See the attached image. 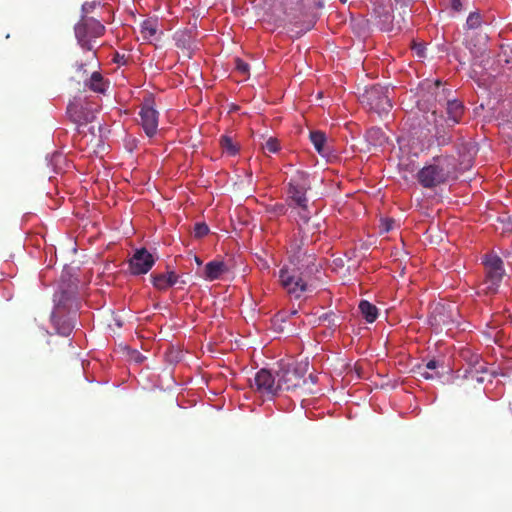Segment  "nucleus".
I'll list each match as a JSON object with an SVG mask.
<instances>
[{
    "label": "nucleus",
    "instance_id": "36",
    "mask_svg": "<svg viewBox=\"0 0 512 512\" xmlns=\"http://www.w3.org/2000/svg\"><path fill=\"white\" fill-rule=\"evenodd\" d=\"M84 64L83 63H80V64H77V70L81 71V70H84Z\"/></svg>",
    "mask_w": 512,
    "mask_h": 512
},
{
    "label": "nucleus",
    "instance_id": "3",
    "mask_svg": "<svg viewBox=\"0 0 512 512\" xmlns=\"http://www.w3.org/2000/svg\"><path fill=\"white\" fill-rule=\"evenodd\" d=\"M75 37L78 44L87 51H94V40L101 37L105 33V26L97 19L82 15L78 23L74 27Z\"/></svg>",
    "mask_w": 512,
    "mask_h": 512
},
{
    "label": "nucleus",
    "instance_id": "21",
    "mask_svg": "<svg viewBox=\"0 0 512 512\" xmlns=\"http://www.w3.org/2000/svg\"><path fill=\"white\" fill-rule=\"evenodd\" d=\"M441 226H428L424 234L430 240L431 243H439L443 240V232Z\"/></svg>",
    "mask_w": 512,
    "mask_h": 512
},
{
    "label": "nucleus",
    "instance_id": "40",
    "mask_svg": "<svg viewBox=\"0 0 512 512\" xmlns=\"http://www.w3.org/2000/svg\"><path fill=\"white\" fill-rule=\"evenodd\" d=\"M393 223H394V221L392 219H389L384 224L390 225V224H393Z\"/></svg>",
    "mask_w": 512,
    "mask_h": 512
},
{
    "label": "nucleus",
    "instance_id": "1",
    "mask_svg": "<svg viewBox=\"0 0 512 512\" xmlns=\"http://www.w3.org/2000/svg\"><path fill=\"white\" fill-rule=\"evenodd\" d=\"M454 169L452 156H437L433 158V163L418 172L417 179L423 187L433 188L448 181Z\"/></svg>",
    "mask_w": 512,
    "mask_h": 512
},
{
    "label": "nucleus",
    "instance_id": "31",
    "mask_svg": "<svg viewBox=\"0 0 512 512\" xmlns=\"http://www.w3.org/2000/svg\"><path fill=\"white\" fill-rule=\"evenodd\" d=\"M288 317V312L286 311H280L278 312L275 317H274V321L275 322H278V321H281V322H284L286 320V318Z\"/></svg>",
    "mask_w": 512,
    "mask_h": 512
},
{
    "label": "nucleus",
    "instance_id": "6",
    "mask_svg": "<svg viewBox=\"0 0 512 512\" xmlns=\"http://www.w3.org/2000/svg\"><path fill=\"white\" fill-rule=\"evenodd\" d=\"M279 391L294 390L305 384L303 368L294 365H280L276 372Z\"/></svg>",
    "mask_w": 512,
    "mask_h": 512
},
{
    "label": "nucleus",
    "instance_id": "10",
    "mask_svg": "<svg viewBox=\"0 0 512 512\" xmlns=\"http://www.w3.org/2000/svg\"><path fill=\"white\" fill-rule=\"evenodd\" d=\"M70 120L78 126L91 123L95 119V111L89 104L71 102L67 106Z\"/></svg>",
    "mask_w": 512,
    "mask_h": 512
},
{
    "label": "nucleus",
    "instance_id": "14",
    "mask_svg": "<svg viewBox=\"0 0 512 512\" xmlns=\"http://www.w3.org/2000/svg\"><path fill=\"white\" fill-rule=\"evenodd\" d=\"M151 279L156 289L165 291L178 282L179 276L175 272L170 271L168 273L152 274Z\"/></svg>",
    "mask_w": 512,
    "mask_h": 512
},
{
    "label": "nucleus",
    "instance_id": "26",
    "mask_svg": "<svg viewBox=\"0 0 512 512\" xmlns=\"http://www.w3.org/2000/svg\"><path fill=\"white\" fill-rule=\"evenodd\" d=\"M235 68L238 73L246 76L249 73V65L240 58L235 59Z\"/></svg>",
    "mask_w": 512,
    "mask_h": 512
},
{
    "label": "nucleus",
    "instance_id": "20",
    "mask_svg": "<svg viewBox=\"0 0 512 512\" xmlns=\"http://www.w3.org/2000/svg\"><path fill=\"white\" fill-rule=\"evenodd\" d=\"M220 146L222 150L230 156L236 155L239 151L238 145L233 142V139L230 136L227 135L221 136Z\"/></svg>",
    "mask_w": 512,
    "mask_h": 512
},
{
    "label": "nucleus",
    "instance_id": "9",
    "mask_svg": "<svg viewBox=\"0 0 512 512\" xmlns=\"http://www.w3.org/2000/svg\"><path fill=\"white\" fill-rule=\"evenodd\" d=\"M251 387L267 396H274L279 392L276 374L273 375L267 369H261L256 373Z\"/></svg>",
    "mask_w": 512,
    "mask_h": 512
},
{
    "label": "nucleus",
    "instance_id": "39",
    "mask_svg": "<svg viewBox=\"0 0 512 512\" xmlns=\"http://www.w3.org/2000/svg\"><path fill=\"white\" fill-rule=\"evenodd\" d=\"M195 261L198 265L202 264V261L197 256L195 257Z\"/></svg>",
    "mask_w": 512,
    "mask_h": 512
},
{
    "label": "nucleus",
    "instance_id": "17",
    "mask_svg": "<svg viewBox=\"0 0 512 512\" xmlns=\"http://www.w3.org/2000/svg\"><path fill=\"white\" fill-rule=\"evenodd\" d=\"M86 86L89 87L90 90L97 93H105L106 91V82L104 81L103 76L100 72H93L86 82Z\"/></svg>",
    "mask_w": 512,
    "mask_h": 512
},
{
    "label": "nucleus",
    "instance_id": "8",
    "mask_svg": "<svg viewBox=\"0 0 512 512\" xmlns=\"http://www.w3.org/2000/svg\"><path fill=\"white\" fill-rule=\"evenodd\" d=\"M155 264V258L146 249H136L129 260V271L132 275H144L148 273Z\"/></svg>",
    "mask_w": 512,
    "mask_h": 512
},
{
    "label": "nucleus",
    "instance_id": "34",
    "mask_svg": "<svg viewBox=\"0 0 512 512\" xmlns=\"http://www.w3.org/2000/svg\"><path fill=\"white\" fill-rule=\"evenodd\" d=\"M444 92H445V89H442V92L441 93H437L436 94V97H439L438 101L441 102L442 101V95H444Z\"/></svg>",
    "mask_w": 512,
    "mask_h": 512
},
{
    "label": "nucleus",
    "instance_id": "23",
    "mask_svg": "<svg viewBox=\"0 0 512 512\" xmlns=\"http://www.w3.org/2000/svg\"><path fill=\"white\" fill-rule=\"evenodd\" d=\"M481 24V17L478 13H470L467 18L466 25L470 29L478 28Z\"/></svg>",
    "mask_w": 512,
    "mask_h": 512
},
{
    "label": "nucleus",
    "instance_id": "38",
    "mask_svg": "<svg viewBox=\"0 0 512 512\" xmlns=\"http://www.w3.org/2000/svg\"><path fill=\"white\" fill-rule=\"evenodd\" d=\"M279 213H285V207L283 205L279 206Z\"/></svg>",
    "mask_w": 512,
    "mask_h": 512
},
{
    "label": "nucleus",
    "instance_id": "29",
    "mask_svg": "<svg viewBox=\"0 0 512 512\" xmlns=\"http://www.w3.org/2000/svg\"><path fill=\"white\" fill-rule=\"evenodd\" d=\"M334 318H335V314L331 312V313H325L324 315H322L320 317V320L327 321L329 324H331L333 326H337Z\"/></svg>",
    "mask_w": 512,
    "mask_h": 512
},
{
    "label": "nucleus",
    "instance_id": "16",
    "mask_svg": "<svg viewBox=\"0 0 512 512\" xmlns=\"http://www.w3.org/2000/svg\"><path fill=\"white\" fill-rule=\"evenodd\" d=\"M359 310L368 323L374 322L378 317V309L375 305L367 300H362L359 303Z\"/></svg>",
    "mask_w": 512,
    "mask_h": 512
},
{
    "label": "nucleus",
    "instance_id": "41",
    "mask_svg": "<svg viewBox=\"0 0 512 512\" xmlns=\"http://www.w3.org/2000/svg\"><path fill=\"white\" fill-rule=\"evenodd\" d=\"M297 313V310H292L288 315H295Z\"/></svg>",
    "mask_w": 512,
    "mask_h": 512
},
{
    "label": "nucleus",
    "instance_id": "22",
    "mask_svg": "<svg viewBox=\"0 0 512 512\" xmlns=\"http://www.w3.org/2000/svg\"><path fill=\"white\" fill-rule=\"evenodd\" d=\"M157 33V25L152 20H145L141 24V34L144 39H149Z\"/></svg>",
    "mask_w": 512,
    "mask_h": 512
},
{
    "label": "nucleus",
    "instance_id": "2",
    "mask_svg": "<svg viewBox=\"0 0 512 512\" xmlns=\"http://www.w3.org/2000/svg\"><path fill=\"white\" fill-rule=\"evenodd\" d=\"M309 189L308 175L303 171H297L288 183V199L295 204L294 209L303 222H308L310 219L306 197V192Z\"/></svg>",
    "mask_w": 512,
    "mask_h": 512
},
{
    "label": "nucleus",
    "instance_id": "33",
    "mask_svg": "<svg viewBox=\"0 0 512 512\" xmlns=\"http://www.w3.org/2000/svg\"><path fill=\"white\" fill-rule=\"evenodd\" d=\"M451 7L455 11H460L462 9V3L460 0H451Z\"/></svg>",
    "mask_w": 512,
    "mask_h": 512
},
{
    "label": "nucleus",
    "instance_id": "11",
    "mask_svg": "<svg viewBox=\"0 0 512 512\" xmlns=\"http://www.w3.org/2000/svg\"><path fill=\"white\" fill-rule=\"evenodd\" d=\"M139 116L141 125L148 137L156 134L158 128V112L153 107L152 102H146L141 106Z\"/></svg>",
    "mask_w": 512,
    "mask_h": 512
},
{
    "label": "nucleus",
    "instance_id": "30",
    "mask_svg": "<svg viewBox=\"0 0 512 512\" xmlns=\"http://www.w3.org/2000/svg\"><path fill=\"white\" fill-rule=\"evenodd\" d=\"M419 374H420V376H422L423 378H425L427 380L434 379L435 377H439V373L438 372H435L434 374H432V373H429L427 371V369L424 370V371H420Z\"/></svg>",
    "mask_w": 512,
    "mask_h": 512
},
{
    "label": "nucleus",
    "instance_id": "37",
    "mask_svg": "<svg viewBox=\"0 0 512 512\" xmlns=\"http://www.w3.org/2000/svg\"><path fill=\"white\" fill-rule=\"evenodd\" d=\"M313 259H314V258H313V256H312V255H309V256H308V259H307V265H308V264H310V263H312V260H313Z\"/></svg>",
    "mask_w": 512,
    "mask_h": 512
},
{
    "label": "nucleus",
    "instance_id": "32",
    "mask_svg": "<svg viewBox=\"0 0 512 512\" xmlns=\"http://www.w3.org/2000/svg\"><path fill=\"white\" fill-rule=\"evenodd\" d=\"M438 365L439 364L436 360H430L426 363L425 369L435 371L437 369Z\"/></svg>",
    "mask_w": 512,
    "mask_h": 512
},
{
    "label": "nucleus",
    "instance_id": "13",
    "mask_svg": "<svg viewBox=\"0 0 512 512\" xmlns=\"http://www.w3.org/2000/svg\"><path fill=\"white\" fill-rule=\"evenodd\" d=\"M51 321L59 335L69 336L75 327V322L71 317L59 315V308L51 315Z\"/></svg>",
    "mask_w": 512,
    "mask_h": 512
},
{
    "label": "nucleus",
    "instance_id": "5",
    "mask_svg": "<svg viewBox=\"0 0 512 512\" xmlns=\"http://www.w3.org/2000/svg\"><path fill=\"white\" fill-rule=\"evenodd\" d=\"M388 89L381 85H373L361 95V103L378 115L387 114L392 108L391 101L387 95Z\"/></svg>",
    "mask_w": 512,
    "mask_h": 512
},
{
    "label": "nucleus",
    "instance_id": "12",
    "mask_svg": "<svg viewBox=\"0 0 512 512\" xmlns=\"http://www.w3.org/2000/svg\"><path fill=\"white\" fill-rule=\"evenodd\" d=\"M446 114L447 118L444 119L448 127H453L454 125L460 123L462 116L464 114V106L462 102L458 100H447L446 101Z\"/></svg>",
    "mask_w": 512,
    "mask_h": 512
},
{
    "label": "nucleus",
    "instance_id": "19",
    "mask_svg": "<svg viewBox=\"0 0 512 512\" xmlns=\"http://www.w3.org/2000/svg\"><path fill=\"white\" fill-rule=\"evenodd\" d=\"M310 140L319 154H325L326 136L321 131L310 132Z\"/></svg>",
    "mask_w": 512,
    "mask_h": 512
},
{
    "label": "nucleus",
    "instance_id": "35",
    "mask_svg": "<svg viewBox=\"0 0 512 512\" xmlns=\"http://www.w3.org/2000/svg\"><path fill=\"white\" fill-rule=\"evenodd\" d=\"M391 228H392V226H390V225L384 226V229L381 233H387L391 230Z\"/></svg>",
    "mask_w": 512,
    "mask_h": 512
},
{
    "label": "nucleus",
    "instance_id": "24",
    "mask_svg": "<svg viewBox=\"0 0 512 512\" xmlns=\"http://www.w3.org/2000/svg\"><path fill=\"white\" fill-rule=\"evenodd\" d=\"M301 245H304L303 239L300 241V243H298L297 240H295L291 243V251L293 252L292 258H293V262H295L296 264L300 263V259H299L300 256L298 254L300 253Z\"/></svg>",
    "mask_w": 512,
    "mask_h": 512
},
{
    "label": "nucleus",
    "instance_id": "4",
    "mask_svg": "<svg viewBox=\"0 0 512 512\" xmlns=\"http://www.w3.org/2000/svg\"><path fill=\"white\" fill-rule=\"evenodd\" d=\"M482 264L485 268V278L482 283L483 291L486 294H495L505 275L503 260L494 253H488L483 256Z\"/></svg>",
    "mask_w": 512,
    "mask_h": 512
},
{
    "label": "nucleus",
    "instance_id": "42",
    "mask_svg": "<svg viewBox=\"0 0 512 512\" xmlns=\"http://www.w3.org/2000/svg\"><path fill=\"white\" fill-rule=\"evenodd\" d=\"M340 1H341L342 3H346V2H347V0H340Z\"/></svg>",
    "mask_w": 512,
    "mask_h": 512
},
{
    "label": "nucleus",
    "instance_id": "27",
    "mask_svg": "<svg viewBox=\"0 0 512 512\" xmlns=\"http://www.w3.org/2000/svg\"><path fill=\"white\" fill-rule=\"evenodd\" d=\"M210 232L209 226H195L192 232L195 238H202Z\"/></svg>",
    "mask_w": 512,
    "mask_h": 512
},
{
    "label": "nucleus",
    "instance_id": "15",
    "mask_svg": "<svg viewBox=\"0 0 512 512\" xmlns=\"http://www.w3.org/2000/svg\"><path fill=\"white\" fill-rule=\"evenodd\" d=\"M226 271V266L222 261H210L206 264L204 269L205 278L213 281L218 279L222 273Z\"/></svg>",
    "mask_w": 512,
    "mask_h": 512
},
{
    "label": "nucleus",
    "instance_id": "18",
    "mask_svg": "<svg viewBox=\"0 0 512 512\" xmlns=\"http://www.w3.org/2000/svg\"><path fill=\"white\" fill-rule=\"evenodd\" d=\"M442 123H438L435 119V141L438 147L446 146L451 142V135L449 131L444 128H441Z\"/></svg>",
    "mask_w": 512,
    "mask_h": 512
},
{
    "label": "nucleus",
    "instance_id": "25",
    "mask_svg": "<svg viewBox=\"0 0 512 512\" xmlns=\"http://www.w3.org/2000/svg\"><path fill=\"white\" fill-rule=\"evenodd\" d=\"M263 148L270 153H276L279 150V142L276 138H269Z\"/></svg>",
    "mask_w": 512,
    "mask_h": 512
},
{
    "label": "nucleus",
    "instance_id": "7",
    "mask_svg": "<svg viewBox=\"0 0 512 512\" xmlns=\"http://www.w3.org/2000/svg\"><path fill=\"white\" fill-rule=\"evenodd\" d=\"M279 280L286 292L295 299H299L304 292L309 290L308 284L295 268H282L279 272Z\"/></svg>",
    "mask_w": 512,
    "mask_h": 512
},
{
    "label": "nucleus",
    "instance_id": "28",
    "mask_svg": "<svg viewBox=\"0 0 512 512\" xmlns=\"http://www.w3.org/2000/svg\"><path fill=\"white\" fill-rule=\"evenodd\" d=\"M96 7V2H85L82 7V15L88 16L89 13H91Z\"/></svg>",
    "mask_w": 512,
    "mask_h": 512
}]
</instances>
